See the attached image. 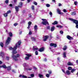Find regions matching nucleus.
Returning <instances> with one entry per match:
<instances>
[{
  "mask_svg": "<svg viewBox=\"0 0 78 78\" xmlns=\"http://www.w3.org/2000/svg\"><path fill=\"white\" fill-rule=\"evenodd\" d=\"M15 47V46H14V47L12 48V47H10L9 48V50H12V57L14 59L15 61H18V59H17V58H19L20 57V55L19 54H17L16 55H14V54H16L17 52L16 51L17 49H16L14 48Z\"/></svg>",
  "mask_w": 78,
  "mask_h": 78,
  "instance_id": "f257e3e1",
  "label": "nucleus"
},
{
  "mask_svg": "<svg viewBox=\"0 0 78 78\" xmlns=\"http://www.w3.org/2000/svg\"><path fill=\"white\" fill-rule=\"evenodd\" d=\"M70 20L73 21L74 23H75L76 25V28H78V21L77 20H74L73 18H69Z\"/></svg>",
  "mask_w": 78,
  "mask_h": 78,
  "instance_id": "f03ea898",
  "label": "nucleus"
},
{
  "mask_svg": "<svg viewBox=\"0 0 78 78\" xmlns=\"http://www.w3.org/2000/svg\"><path fill=\"white\" fill-rule=\"evenodd\" d=\"M42 20L43 21L41 22V23L44 25H47L48 26L49 25V23L48 21H45V20H47L45 19H42Z\"/></svg>",
  "mask_w": 78,
  "mask_h": 78,
  "instance_id": "7ed1b4c3",
  "label": "nucleus"
},
{
  "mask_svg": "<svg viewBox=\"0 0 78 78\" xmlns=\"http://www.w3.org/2000/svg\"><path fill=\"white\" fill-rule=\"evenodd\" d=\"M21 43H22L21 41L20 40L18 42V43H16L15 44V47L14 48H15L16 49L18 47L19 48L20 47V45H21Z\"/></svg>",
  "mask_w": 78,
  "mask_h": 78,
  "instance_id": "20e7f679",
  "label": "nucleus"
},
{
  "mask_svg": "<svg viewBox=\"0 0 78 78\" xmlns=\"http://www.w3.org/2000/svg\"><path fill=\"white\" fill-rule=\"evenodd\" d=\"M11 38L10 37H8L7 40H6L5 44V45H8L9 44L10 42H11Z\"/></svg>",
  "mask_w": 78,
  "mask_h": 78,
  "instance_id": "39448f33",
  "label": "nucleus"
},
{
  "mask_svg": "<svg viewBox=\"0 0 78 78\" xmlns=\"http://www.w3.org/2000/svg\"><path fill=\"white\" fill-rule=\"evenodd\" d=\"M50 47H53L54 48L57 47V44L55 43H51L50 44Z\"/></svg>",
  "mask_w": 78,
  "mask_h": 78,
  "instance_id": "423d86ee",
  "label": "nucleus"
},
{
  "mask_svg": "<svg viewBox=\"0 0 78 78\" xmlns=\"http://www.w3.org/2000/svg\"><path fill=\"white\" fill-rule=\"evenodd\" d=\"M66 38L68 39H69V40H70V41L73 39V37H71L70 36L68 35H67Z\"/></svg>",
  "mask_w": 78,
  "mask_h": 78,
  "instance_id": "0eeeda50",
  "label": "nucleus"
},
{
  "mask_svg": "<svg viewBox=\"0 0 78 78\" xmlns=\"http://www.w3.org/2000/svg\"><path fill=\"white\" fill-rule=\"evenodd\" d=\"M57 12H58V14H63V13L61 12L60 11V10L59 9H57Z\"/></svg>",
  "mask_w": 78,
  "mask_h": 78,
  "instance_id": "6e6552de",
  "label": "nucleus"
},
{
  "mask_svg": "<svg viewBox=\"0 0 78 78\" xmlns=\"http://www.w3.org/2000/svg\"><path fill=\"white\" fill-rule=\"evenodd\" d=\"M44 50V48L42 47L39 49L38 51H40V52H42V51H43Z\"/></svg>",
  "mask_w": 78,
  "mask_h": 78,
  "instance_id": "1a4fd4ad",
  "label": "nucleus"
},
{
  "mask_svg": "<svg viewBox=\"0 0 78 78\" xmlns=\"http://www.w3.org/2000/svg\"><path fill=\"white\" fill-rule=\"evenodd\" d=\"M19 77H20V78H21V77H22V78H27V77L24 75H20L19 76Z\"/></svg>",
  "mask_w": 78,
  "mask_h": 78,
  "instance_id": "9d476101",
  "label": "nucleus"
},
{
  "mask_svg": "<svg viewBox=\"0 0 78 78\" xmlns=\"http://www.w3.org/2000/svg\"><path fill=\"white\" fill-rule=\"evenodd\" d=\"M6 68L7 69L8 71H9L11 70V66H10L7 67Z\"/></svg>",
  "mask_w": 78,
  "mask_h": 78,
  "instance_id": "9b49d317",
  "label": "nucleus"
},
{
  "mask_svg": "<svg viewBox=\"0 0 78 78\" xmlns=\"http://www.w3.org/2000/svg\"><path fill=\"white\" fill-rule=\"evenodd\" d=\"M31 39L32 41H34V42H35L36 41V38L35 37H31Z\"/></svg>",
  "mask_w": 78,
  "mask_h": 78,
  "instance_id": "f8f14e48",
  "label": "nucleus"
},
{
  "mask_svg": "<svg viewBox=\"0 0 78 78\" xmlns=\"http://www.w3.org/2000/svg\"><path fill=\"white\" fill-rule=\"evenodd\" d=\"M6 66L5 65H3L2 66H0V68H4V69H6Z\"/></svg>",
  "mask_w": 78,
  "mask_h": 78,
  "instance_id": "ddd939ff",
  "label": "nucleus"
},
{
  "mask_svg": "<svg viewBox=\"0 0 78 78\" xmlns=\"http://www.w3.org/2000/svg\"><path fill=\"white\" fill-rule=\"evenodd\" d=\"M34 30L36 31H37V29H38L37 28V25H35L34 26Z\"/></svg>",
  "mask_w": 78,
  "mask_h": 78,
  "instance_id": "4468645a",
  "label": "nucleus"
},
{
  "mask_svg": "<svg viewBox=\"0 0 78 78\" xmlns=\"http://www.w3.org/2000/svg\"><path fill=\"white\" fill-rule=\"evenodd\" d=\"M0 55L2 57V58H3L5 55V53H4V52H1L0 53Z\"/></svg>",
  "mask_w": 78,
  "mask_h": 78,
  "instance_id": "2eb2a0df",
  "label": "nucleus"
},
{
  "mask_svg": "<svg viewBox=\"0 0 78 78\" xmlns=\"http://www.w3.org/2000/svg\"><path fill=\"white\" fill-rule=\"evenodd\" d=\"M22 2H21L19 3V4L18 5V7L19 8H21L22 6Z\"/></svg>",
  "mask_w": 78,
  "mask_h": 78,
  "instance_id": "dca6fc26",
  "label": "nucleus"
},
{
  "mask_svg": "<svg viewBox=\"0 0 78 78\" xmlns=\"http://www.w3.org/2000/svg\"><path fill=\"white\" fill-rule=\"evenodd\" d=\"M19 8L18 6H15V10L16 12L19 11Z\"/></svg>",
  "mask_w": 78,
  "mask_h": 78,
  "instance_id": "f3484780",
  "label": "nucleus"
},
{
  "mask_svg": "<svg viewBox=\"0 0 78 78\" xmlns=\"http://www.w3.org/2000/svg\"><path fill=\"white\" fill-rule=\"evenodd\" d=\"M58 21H54V22L53 23H52V24L53 25H57V24H58Z\"/></svg>",
  "mask_w": 78,
  "mask_h": 78,
  "instance_id": "a211bd4d",
  "label": "nucleus"
},
{
  "mask_svg": "<svg viewBox=\"0 0 78 78\" xmlns=\"http://www.w3.org/2000/svg\"><path fill=\"white\" fill-rule=\"evenodd\" d=\"M55 27L52 26L51 27V31H53L54 30H55Z\"/></svg>",
  "mask_w": 78,
  "mask_h": 78,
  "instance_id": "6ab92c4d",
  "label": "nucleus"
},
{
  "mask_svg": "<svg viewBox=\"0 0 78 78\" xmlns=\"http://www.w3.org/2000/svg\"><path fill=\"white\" fill-rule=\"evenodd\" d=\"M68 66H73V64L70 62H69L67 63Z\"/></svg>",
  "mask_w": 78,
  "mask_h": 78,
  "instance_id": "aec40b11",
  "label": "nucleus"
},
{
  "mask_svg": "<svg viewBox=\"0 0 78 78\" xmlns=\"http://www.w3.org/2000/svg\"><path fill=\"white\" fill-rule=\"evenodd\" d=\"M67 46L66 45H65L63 48V50H67Z\"/></svg>",
  "mask_w": 78,
  "mask_h": 78,
  "instance_id": "412c9836",
  "label": "nucleus"
},
{
  "mask_svg": "<svg viewBox=\"0 0 78 78\" xmlns=\"http://www.w3.org/2000/svg\"><path fill=\"white\" fill-rule=\"evenodd\" d=\"M66 73H67V75H70V73H71L70 72V71H69L68 70L66 71Z\"/></svg>",
  "mask_w": 78,
  "mask_h": 78,
  "instance_id": "4be33fe9",
  "label": "nucleus"
},
{
  "mask_svg": "<svg viewBox=\"0 0 78 78\" xmlns=\"http://www.w3.org/2000/svg\"><path fill=\"white\" fill-rule=\"evenodd\" d=\"M63 56L64 58H66V52H64L63 54Z\"/></svg>",
  "mask_w": 78,
  "mask_h": 78,
  "instance_id": "5701e85b",
  "label": "nucleus"
},
{
  "mask_svg": "<svg viewBox=\"0 0 78 78\" xmlns=\"http://www.w3.org/2000/svg\"><path fill=\"white\" fill-rule=\"evenodd\" d=\"M75 70H76V69H72L71 70V73H73V72H75Z\"/></svg>",
  "mask_w": 78,
  "mask_h": 78,
  "instance_id": "b1692460",
  "label": "nucleus"
},
{
  "mask_svg": "<svg viewBox=\"0 0 78 78\" xmlns=\"http://www.w3.org/2000/svg\"><path fill=\"white\" fill-rule=\"evenodd\" d=\"M26 55L29 58H30V57H31V56H32L31 54H26Z\"/></svg>",
  "mask_w": 78,
  "mask_h": 78,
  "instance_id": "393cba45",
  "label": "nucleus"
},
{
  "mask_svg": "<svg viewBox=\"0 0 78 78\" xmlns=\"http://www.w3.org/2000/svg\"><path fill=\"white\" fill-rule=\"evenodd\" d=\"M5 58L6 60H7V61H9V57L8 56H5Z\"/></svg>",
  "mask_w": 78,
  "mask_h": 78,
  "instance_id": "a878e982",
  "label": "nucleus"
},
{
  "mask_svg": "<svg viewBox=\"0 0 78 78\" xmlns=\"http://www.w3.org/2000/svg\"><path fill=\"white\" fill-rule=\"evenodd\" d=\"M35 48L34 46L33 47V50L34 51V50H38V48Z\"/></svg>",
  "mask_w": 78,
  "mask_h": 78,
  "instance_id": "bb28decb",
  "label": "nucleus"
},
{
  "mask_svg": "<svg viewBox=\"0 0 78 78\" xmlns=\"http://www.w3.org/2000/svg\"><path fill=\"white\" fill-rule=\"evenodd\" d=\"M0 46L2 47H3V43L2 42H1L0 43Z\"/></svg>",
  "mask_w": 78,
  "mask_h": 78,
  "instance_id": "cd10ccee",
  "label": "nucleus"
},
{
  "mask_svg": "<svg viewBox=\"0 0 78 78\" xmlns=\"http://www.w3.org/2000/svg\"><path fill=\"white\" fill-rule=\"evenodd\" d=\"M25 59L26 60H29L30 59V58L28 56H26L25 57Z\"/></svg>",
  "mask_w": 78,
  "mask_h": 78,
  "instance_id": "c85d7f7f",
  "label": "nucleus"
},
{
  "mask_svg": "<svg viewBox=\"0 0 78 78\" xmlns=\"http://www.w3.org/2000/svg\"><path fill=\"white\" fill-rule=\"evenodd\" d=\"M75 12H72V13L71 14V15H72V16H75V14H76V13H75Z\"/></svg>",
  "mask_w": 78,
  "mask_h": 78,
  "instance_id": "c756f323",
  "label": "nucleus"
},
{
  "mask_svg": "<svg viewBox=\"0 0 78 78\" xmlns=\"http://www.w3.org/2000/svg\"><path fill=\"white\" fill-rule=\"evenodd\" d=\"M57 27V28H62V26L61 25H57L56 26Z\"/></svg>",
  "mask_w": 78,
  "mask_h": 78,
  "instance_id": "7c9ffc66",
  "label": "nucleus"
},
{
  "mask_svg": "<svg viewBox=\"0 0 78 78\" xmlns=\"http://www.w3.org/2000/svg\"><path fill=\"white\" fill-rule=\"evenodd\" d=\"M9 34L10 37H11V36H12V34L11 32H9Z\"/></svg>",
  "mask_w": 78,
  "mask_h": 78,
  "instance_id": "2f4dec72",
  "label": "nucleus"
},
{
  "mask_svg": "<svg viewBox=\"0 0 78 78\" xmlns=\"http://www.w3.org/2000/svg\"><path fill=\"white\" fill-rule=\"evenodd\" d=\"M38 76L40 77V78H41L42 77H43L44 76L41 74H39L38 75Z\"/></svg>",
  "mask_w": 78,
  "mask_h": 78,
  "instance_id": "473e14b6",
  "label": "nucleus"
},
{
  "mask_svg": "<svg viewBox=\"0 0 78 78\" xmlns=\"http://www.w3.org/2000/svg\"><path fill=\"white\" fill-rule=\"evenodd\" d=\"M48 72L49 74H51L52 72L51 70H49L48 71Z\"/></svg>",
  "mask_w": 78,
  "mask_h": 78,
  "instance_id": "72a5a7b5",
  "label": "nucleus"
},
{
  "mask_svg": "<svg viewBox=\"0 0 78 78\" xmlns=\"http://www.w3.org/2000/svg\"><path fill=\"white\" fill-rule=\"evenodd\" d=\"M31 9L32 10H34V5H32Z\"/></svg>",
  "mask_w": 78,
  "mask_h": 78,
  "instance_id": "f704fd0d",
  "label": "nucleus"
},
{
  "mask_svg": "<svg viewBox=\"0 0 78 78\" xmlns=\"http://www.w3.org/2000/svg\"><path fill=\"white\" fill-rule=\"evenodd\" d=\"M46 76L47 78H49L50 76V74H46Z\"/></svg>",
  "mask_w": 78,
  "mask_h": 78,
  "instance_id": "c9c22d12",
  "label": "nucleus"
},
{
  "mask_svg": "<svg viewBox=\"0 0 78 78\" xmlns=\"http://www.w3.org/2000/svg\"><path fill=\"white\" fill-rule=\"evenodd\" d=\"M68 69L69 70H72V67L70 66H69L68 67Z\"/></svg>",
  "mask_w": 78,
  "mask_h": 78,
  "instance_id": "e433bc0d",
  "label": "nucleus"
},
{
  "mask_svg": "<svg viewBox=\"0 0 78 78\" xmlns=\"http://www.w3.org/2000/svg\"><path fill=\"white\" fill-rule=\"evenodd\" d=\"M4 16L5 17H7L8 16V14L7 13H5L4 14Z\"/></svg>",
  "mask_w": 78,
  "mask_h": 78,
  "instance_id": "4c0bfd02",
  "label": "nucleus"
},
{
  "mask_svg": "<svg viewBox=\"0 0 78 78\" xmlns=\"http://www.w3.org/2000/svg\"><path fill=\"white\" fill-rule=\"evenodd\" d=\"M35 55H38V51H35Z\"/></svg>",
  "mask_w": 78,
  "mask_h": 78,
  "instance_id": "58836bf2",
  "label": "nucleus"
},
{
  "mask_svg": "<svg viewBox=\"0 0 78 78\" xmlns=\"http://www.w3.org/2000/svg\"><path fill=\"white\" fill-rule=\"evenodd\" d=\"M5 3L6 4L8 3H9V0H6L5 1Z\"/></svg>",
  "mask_w": 78,
  "mask_h": 78,
  "instance_id": "ea45409f",
  "label": "nucleus"
},
{
  "mask_svg": "<svg viewBox=\"0 0 78 78\" xmlns=\"http://www.w3.org/2000/svg\"><path fill=\"white\" fill-rule=\"evenodd\" d=\"M48 37H49V36L48 35H46L45 36V39H47L48 38Z\"/></svg>",
  "mask_w": 78,
  "mask_h": 78,
  "instance_id": "a19ab883",
  "label": "nucleus"
},
{
  "mask_svg": "<svg viewBox=\"0 0 78 78\" xmlns=\"http://www.w3.org/2000/svg\"><path fill=\"white\" fill-rule=\"evenodd\" d=\"M74 4L76 6V5H77V1H75L74 2Z\"/></svg>",
  "mask_w": 78,
  "mask_h": 78,
  "instance_id": "79ce46f5",
  "label": "nucleus"
},
{
  "mask_svg": "<svg viewBox=\"0 0 78 78\" xmlns=\"http://www.w3.org/2000/svg\"><path fill=\"white\" fill-rule=\"evenodd\" d=\"M14 26H15L16 27V26H17V25H18V23H15L13 24Z\"/></svg>",
  "mask_w": 78,
  "mask_h": 78,
  "instance_id": "37998d69",
  "label": "nucleus"
},
{
  "mask_svg": "<svg viewBox=\"0 0 78 78\" xmlns=\"http://www.w3.org/2000/svg\"><path fill=\"white\" fill-rule=\"evenodd\" d=\"M46 6H47V7H50V4H47Z\"/></svg>",
  "mask_w": 78,
  "mask_h": 78,
  "instance_id": "c03bdc74",
  "label": "nucleus"
},
{
  "mask_svg": "<svg viewBox=\"0 0 78 78\" xmlns=\"http://www.w3.org/2000/svg\"><path fill=\"white\" fill-rule=\"evenodd\" d=\"M11 10H9L7 11V13L8 14L11 13Z\"/></svg>",
  "mask_w": 78,
  "mask_h": 78,
  "instance_id": "a18cd8bd",
  "label": "nucleus"
},
{
  "mask_svg": "<svg viewBox=\"0 0 78 78\" xmlns=\"http://www.w3.org/2000/svg\"><path fill=\"white\" fill-rule=\"evenodd\" d=\"M30 76L32 78H33L34 76V74H30Z\"/></svg>",
  "mask_w": 78,
  "mask_h": 78,
  "instance_id": "49530a36",
  "label": "nucleus"
},
{
  "mask_svg": "<svg viewBox=\"0 0 78 78\" xmlns=\"http://www.w3.org/2000/svg\"><path fill=\"white\" fill-rule=\"evenodd\" d=\"M63 11L64 12H67V11L66 10V9H63Z\"/></svg>",
  "mask_w": 78,
  "mask_h": 78,
  "instance_id": "de8ad7c7",
  "label": "nucleus"
},
{
  "mask_svg": "<svg viewBox=\"0 0 78 78\" xmlns=\"http://www.w3.org/2000/svg\"><path fill=\"white\" fill-rule=\"evenodd\" d=\"M33 4H34V5H37V3L36 2H34L33 3Z\"/></svg>",
  "mask_w": 78,
  "mask_h": 78,
  "instance_id": "09e8293b",
  "label": "nucleus"
},
{
  "mask_svg": "<svg viewBox=\"0 0 78 78\" xmlns=\"http://www.w3.org/2000/svg\"><path fill=\"white\" fill-rule=\"evenodd\" d=\"M12 71L13 73H16V71H15L14 69H12Z\"/></svg>",
  "mask_w": 78,
  "mask_h": 78,
  "instance_id": "8fccbe9b",
  "label": "nucleus"
},
{
  "mask_svg": "<svg viewBox=\"0 0 78 78\" xmlns=\"http://www.w3.org/2000/svg\"><path fill=\"white\" fill-rule=\"evenodd\" d=\"M28 25H31L32 24V23L30 21H29L28 22Z\"/></svg>",
  "mask_w": 78,
  "mask_h": 78,
  "instance_id": "3c124183",
  "label": "nucleus"
},
{
  "mask_svg": "<svg viewBox=\"0 0 78 78\" xmlns=\"http://www.w3.org/2000/svg\"><path fill=\"white\" fill-rule=\"evenodd\" d=\"M29 17H30V18H31V17H32V16H31V14H30L29 15Z\"/></svg>",
  "mask_w": 78,
  "mask_h": 78,
  "instance_id": "603ef678",
  "label": "nucleus"
},
{
  "mask_svg": "<svg viewBox=\"0 0 78 78\" xmlns=\"http://www.w3.org/2000/svg\"><path fill=\"white\" fill-rule=\"evenodd\" d=\"M47 29H48V30H50V26H47Z\"/></svg>",
  "mask_w": 78,
  "mask_h": 78,
  "instance_id": "864d4df0",
  "label": "nucleus"
},
{
  "mask_svg": "<svg viewBox=\"0 0 78 78\" xmlns=\"http://www.w3.org/2000/svg\"><path fill=\"white\" fill-rule=\"evenodd\" d=\"M30 27H31V25L28 24V27H27V28H28V29H29V28H30Z\"/></svg>",
  "mask_w": 78,
  "mask_h": 78,
  "instance_id": "5fc2aeb1",
  "label": "nucleus"
},
{
  "mask_svg": "<svg viewBox=\"0 0 78 78\" xmlns=\"http://www.w3.org/2000/svg\"><path fill=\"white\" fill-rule=\"evenodd\" d=\"M60 33L61 34H63V31H62V30H61L60 31Z\"/></svg>",
  "mask_w": 78,
  "mask_h": 78,
  "instance_id": "6e6d98bb",
  "label": "nucleus"
},
{
  "mask_svg": "<svg viewBox=\"0 0 78 78\" xmlns=\"http://www.w3.org/2000/svg\"><path fill=\"white\" fill-rule=\"evenodd\" d=\"M29 35H31V34H32V32H31V31H30L29 33Z\"/></svg>",
  "mask_w": 78,
  "mask_h": 78,
  "instance_id": "4d7b16f0",
  "label": "nucleus"
},
{
  "mask_svg": "<svg viewBox=\"0 0 78 78\" xmlns=\"http://www.w3.org/2000/svg\"><path fill=\"white\" fill-rule=\"evenodd\" d=\"M62 71L63 72V73H66V72H65V71H64V70L63 69H62Z\"/></svg>",
  "mask_w": 78,
  "mask_h": 78,
  "instance_id": "13d9d810",
  "label": "nucleus"
},
{
  "mask_svg": "<svg viewBox=\"0 0 78 78\" xmlns=\"http://www.w3.org/2000/svg\"><path fill=\"white\" fill-rule=\"evenodd\" d=\"M43 41L44 42H45V41H47V39L46 38H44L43 39Z\"/></svg>",
  "mask_w": 78,
  "mask_h": 78,
  "instance_id": "bf43d9fd",
  "label": "nucleus"
},
{
  "mask_svg": "<svg viewBox=\"0 0 78 78\" xmlns=\"http://www.w3.org/2000/svg\"><path fill=\"white\" fill-rule=\"evenodd\" d=\"M58 6H62V4H61V3H59L58 4Z\"/></svg>",
  "mask_w": 78,
  "mask_h": 78,
  "instance_id": "052dcab7",
  "label": "nucleus"
},
{
  "mask_svg": "<svg viewBox=\"0 0 78 78\" xmlns=\"http://www.w3.org/2000/svg\"><path fill=\"white\" fill-rule=\"evenodd\" d=\"M27 0L28 3H30V1H31V0Z\"/></svg>",
  "mask_w": 78,
  "mask_h": 78,
  "instance_id": "680f3d73",
  "label": "nucleus"
},
{
  "mask_svg": "<svg viewBox=\"0 0 78 78\" xmlns=\"http://www.w3.org/2000/svg\"><path fill=\"white\" fill-rule=\"evenodd\" d=\"M49 14H50V15L51 16L52 15V12H49Z\"/></svg>",
  "mask_w": 78,
  "mask_h": 78,
  "instance_id": "e2e57ef3",
  "label": "nucleus"
},
{
  "mask_svg": "<svg viewBox=\"0 0 78 78\" xmlns=\"http://www.w3.org/2000/svg\"><path fill=\"white\" fill-rule=\"evenodd\" d=\"M60 59V58L59 57H58L57 58V60H58V61H59Z\"/></svg>",
  "mask_w": 78,
  "mask_h": 78,
  "instance_id": "0e129e2a",
  "label": "nucleus"
},
{
  "mask_svg": "<svg viewBox=\"0 0 78 78\" xmlns=\"http://www.w3.org/2000/svg\"><path fill=\"white\" fill-rule=\"evenodd\" d=\"M28 70H32V68H29Z\"/></svg>",
  "mask_w": 78,
  "mask_h": 78,
  "instance_id": "69168bd1",
  "label": "nucleus"
},
{
  "mask_svg": "<svg viewBox=\"0 0 78 78\" xmlns=\"http://www.w3.org/2000/svg\"><path fill=\"white\" fill-rule=\"evenodd\" d=\"M9 5V6H10L11 7L12 6V4H10Z\"/></svg>",
  "mask_w": 78,
  "mask_h": 78,
  "instance_id": "338daca9",
  "label": "nucleus"
},
{
  "mask_svg": "<svg viewBox=\"0 0 78 78\" xmlns=\"http://www.w3.org/2000/svg\"><path fill=\"white\" fill-rule=\"evenodd\" d=\"M25 10H23V13H25Z\"/></svg>",
  "mask_w": 78,
  "mask_h": 78,
  "instance_id": "774afa93",
  "label": "nucleus"
}]
</instances>
